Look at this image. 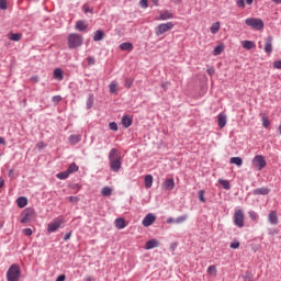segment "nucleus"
Masks as SVG:
<instances>
[{"instance_id": "nucleus-1", "label": "nucleus", "mask_w": 281, "mask_h": 281, "mask_svg": "<svg viewBox=\"0 0 281 281\" xmlns=\"http://www.w3.org/2000/svg\"><path fill=\"white\" fill-rule=\"evenodd\" d=\"M110 161V168L113 172H120L122 168V156H120V150L112 148L108 157Z\"/></svg>"}, {"instance_id": "nucleus-2", "label": "nucleus", "mask_w": 281, "mask_h": 281, "mask_svg": "<svg viewBox=\"0 0 281 281\" xmlns=\"http://www.w3.org/2000/svg\"><path fill=\"white\" fill-rule=\"evenodd\" d=\"M68 49H78V47H82V43H85V37L77 33H70L67 37Z\"/></svg>"}, {"instance_id": "nucleus-3", "label": "nucleus", "mask_w": 281, "mask_h": 281, "mask_svg": "<svg viewBox=\"0 0 281 281\" xmlns=\"http://www.w3.org/2000/svg\"><path fill=\"white\" fill-rule=\"evenodd\" d=\"M21 280V267L13 263L9 267L7 271V281H19Z\"/></svg>"}, {"instance_id": "nucleus-4", "label": "nucleus", "mask_w": 281, "mask_h": 281, "mask_svg": "<svg viewBox=\"0 0 281 281\" xmlns=\"http://www.w3.org/2000/svg\"><path fill=\"white\" fill-rule=\"evenodd\" d=\"M245 24L252 30H262L265 27V22L258 18H248L245 20Z\"/></svg>"}, {"instance_id": "nucleus-5", "label": "nucleus", "mask_w": 281, "mask_h": 281, "mask_svg": "<svg viewBox=\"0 0 281 281\" xmlns=\"http://www.w3.org/2000/svg\"><path fill=\"white\" fill-rule=\"evenodd\" d=\"M21 216L22 218L20 220V222L22 224L30 223V221L36 218V211H34V209L32 207H27L22 212Z\"/></svg>"}, {"instance_id": "nucleus-6", "label": "nucleus", "mask_w": 281, "mask_h": 281, "mask_svg": "<svg viewBox=\"0 0 281 281\" xmlns=\"http://www.w3.org/2000/svg\"><path fill=\"white\" fill-rule=\"evenodd\" d=\"M173 27L175 23L172 22L161 23L155 29V34L156 36H161L162 34H166V32H170Z\"/></svg>"}, {"instance_id": "nucleus-7", "label": "nucleus", "mask_w": 281, "mask_h": 281, "mask_svg": "<svg viewBox=\"0 0 281 281\" xmlns=\"http://www.w3.org/2000/svg\"><path fill=\"white\" fill-rule=\"evenodd\" d=\"M234 225L236 227H239V229H241V227H245V213L243 212V210L235 211Z\"/></svg>"}, {"instance_id": "nucleus-8", "label": "nucleus", "mask_w": 281, "mask_h": 281, "mask_svg": "<svg viewBox=\"0 0 281 281\" xmlns=\"http://www.w3.org/2000/svg\"><path fill=\"white\" fill-rule=\"evenodd\" d=\"M252 165L255 166V168H257L258 170H263L265 168H267V160L265 159V156L262 155H257L254 157L252 159Z\"/></svg>"}, {"instance_id": "nucleus-9", "label": "nucleus", "mask_w": 281, "mask_h": 281, "mask_svg": "<svg viewBox=\"0 0 281 281\" xmlns=\"http://www.w3.org/2000/svg\"><path fill=\"white\" fill-rule=\"evenodd\" d=\"M61 225H63V220L56 218L50 224H48L47 232L49 234H53L54 232H58V229H60Z\"/></svg>"}, {"instance_id": "nucleus-10", "label": "nucleus", "mask_w": 281, "mask_h": 281, "mask_svg": "<svg viewBox=\"0 0 281 281\" xmlns=\"http://www.w3.org/2000/svg\"><path fill=\"white\" fill-rule=\"evenodd\" d=\"M155 221H157V216H155L153 213H148L144 218H143V226L144 227H150V225H153V223H155Z\"/></svg>"}, {"instance_id": "nucleus-11", "label": "nucleus", "mask_w": 281, "mask_h": 281, "mask_svg": "<svg viewBox=\"0 0 281 281\" xmlns=\"http://www.w3.org/2000/svg\"><path fill=\"white\" fill-rule=\"evenodd\" d=\"M170 19H175V14L171 11L165 10L160 12L156 21H168Z\"/></svg>"}, {"instance_id": "nucleus-12", "label": "nucleus", "mask_w": 281, "mask_h": 281, "mask_svg": "<svg viewBox=\"0 0 281 281\" xmlns=\"http://www.w3.org/2000/svg\"><path fill=\"white\" fill-rule=\"evenodd\" d=\"M263 52H266V54H271L273 52V36L270 35L266 38Z\"/></svg>"}, {"instance_id": "nucleus-13", "label": "nucleus", "mask_w": 281, "mask_h": 281, "mask_svg": "<svg viewBox=\"0 0 281 281\" xmlns=\"http://www.w3.org/2000/svg\"><path fill=\"white\" fill-rule=\"evenodd\" d=\"M269 192H271V189L267 188V187H262V188H258L252 190V194H255L256 196L258 195H262V196H267V194H269Z\"/></svg>"}, {"instance_id": "nucleus-14", "label": "nucleus", "mask_w": 281, "mask_h": 281, "mask_svg": "<svg viewBox=\"0 0 281 281\" xmlns=\"http://www.w3.org/2000/svg\"><path fill=\"white\" fill-rule=\"evenodd\" d=\"M81 140H82V136L80 134H71L68 137V142L69 144H71V146H76V144H80Z\"/></svg>"}, {"instance_id": "nucleus-15", "label": "nucleus", "mask_w": 281, "mask_h": 281, "mask_svg": "<svg viewBox=\"0 0 281 281\" xmlns=\"http://www.w3.org/2000/svg\"><path fill=\"white\" fill-rule=\"evenodd\" d=\"M217 124L220 128H225V125L227 124V115H225L224 113H220L217 115Z\"/></svg>"}, {"instance_id": "nucleus-16", "label": "nucleus", "mask_w": 281, "mask_h": 281, "mask_svg": "<svg viewBox=\"0 0 281 281\" xmlns=\"http://www.w3.org/2000/svg\"><path fill=\"white\" fill-rule=\"evenodd\" d=\"M268 221L270 225H278V213L276 211H270L268 214Z\"/></svg>"}, {"instance_id": "nucleus-17", "label": "nucleus", "mask_w": 281, "mask_h": 281, "mask_svg": "<svg viewBox=\"0 0 281 281\" xmlns=\"http://www.w3.org/2000/svg\"><path fill=\"white\" fill-rule=\"evenodd\" d=\"M53 78H54L55 80H58V82H61V80H64V78H65V75H64V72H63V69L56 68V69L54 70V72H53Z\"/></svg>"}, {"instance_id": "nucleus-18", "label": "nucleus", "mask_w": 281, "mask_h": 281, "mask_svg": "<svg viewBox=\"0 0 281 281\" xmlns=\"http://www.w3.org/2000/svg\"><path fill=\"white\" fill-rule=\"evenodd\" d=\"M119 47L121 52H132L134 49L133 43L131 42L121 43Z\"/></svg>"}, {"instance_id": "nucleus-19", "label": "nucleus", "mask_w": 281, "mask_h": 281, "mask_svg": "<svg viewBox=\"0 0 281 281\" xmlns=\"http://www.w3.org/2000/svg\"><path fill=\"white\" fill-rule=\"evenodd\" d=\"M162 187L165 188V190H175V179L170 178V179H166L162 182Z\"/></svg>"}, {"instance_id": "nucleus-20", "label": "nucleus", "mask_w": 281, "mask_h": 281, "mask_svg": "<svg viewBox=\"0 0 281 281\" xmlns=\"http://www.w3.org/2000/svg\"><path fill=\"white\" fill-rule=\"evenodd\" d=\"M114 225L116 229H124V227H126V221L124 220V217H117L114 221Z\"/></svg>"}, {"instance_id": "nucleus-21", "label": "nucleus", "mask_w": 281, "mask_h": 281, "mask_svg": "<svg viewBox=\"0 0 281 281\" xmlns=\"http://www.w3.org/2000/svg\"><path fill=\"white\" fill-rule=\"evenodd\" d=\"M155 247H159V240L150 239L145 244V249H155Z\"/></svg>"}, {"instance_id": "nucleus-22", "label": "nucleus", "mask_w": 281, "mask_h": 281, "mask_svg": "<svg viewBox=\"0 0 281 281\" xmlns=\"http://www.w3.org/2000/svg\"><path fill=\"white\" fill-rule=\"evenodd\" d=\"M122 125L124 126V128H128L133 125V119H131V116L128 115H124L122 117Z\"/></svg>"}, {"instance_id": "nucleus-23", "label": "nucleus", "mask_w": 281, "mask_h": 281, "mask_svg": "<svg viewBox=\"0 0 281 281\" xmlns=\"http://www.w3.org/2000/svg\"><path fill=\"white\" fill-rule=\"evenodd\" d=\"M89 27L88 24L85 23V21L80 20V21H77L76 23V30L78 32H85V30H87Z\"/></svg>"}, {"instance_id": "nucleus-24", "label": "nucleus", "mask_w": 281, "mask_h": 281, "mask_svg": "<svg viewBox=\"0 0 281 281\" xmlns=\"http://www.w3.org/2000/svg\"><path fill=\"white\" fill-rule=\"evenodd\" d=\"M241 46L244 47V49H256V43L252 41H244L241 42Z\"/></svg>"}, {"instance_id": "nucleus-25", "label": "nucleus", "mask_w": 281, "mask_h": 281, "mask_svg": "<svg viewBox=\"0 0 281 281\" xmlns=\"http://www.w3.org/2000/svg\"><path fill=\"white\" fill-rule=\"evenodd\" d=\"M21 38H23V34H21V33H10L9 34V41L19 43V41H21Z\"/></svg>"}, {"instance_id": "nucleus-26", "label": "nucleus", "mask_w": 281, "mask_h": 281, "mask_svg": "<svg viewBox=\"0 0 281 281\" xmlns=\"http://www.w3.org/2000/svg\"><path fill=\"white\" fill-rule=\"evenodd\" d=\"M16 204H18V207H20V209L25 207L27 205V198H25V196L18 198Z\"/></svg>"}, {"instance_id": "nucleus-27", "label": "nucleus", "mask_w": 281, "mask_h": 281, "mask_svg": "<svg viewBox=\"0 0 281 281\" xmlns=\"http://www.w3.org/2000/svg\"><path fill=\"white\" fill-rule=\"evenodd\" d=\"M144 183L147 190H149V188H153V176L151 175L145 176Z\"/></svg>"}, {"instance_id": "nucleus-28", "label": "nucleus", "mask_w": 281, "mask_h": 281, "mask_svg": "<svg viewBox=\"0 0 281 281\" xmlns=\"http://www.w3.org/2000/svg\"><path fill=\"white\" fill-rule=\"evenodd\" d=\"M102 38H104V32L102 30L95 31L94 35H93V41L100 42V41H102Z\"/></svg>"}, {"instance_id": "nucleus-29", "label": "nucleus", "mask_w": 281, "mask_h": 281, "mask_svg": "<svg viewBox=\"0 0 281 281\" xmlns=\"http://www.w3.org/2000/svg\"><path fill=\"white\" fill-rule=\"evenodd\" d=\"M78 170H80V167H78L76 162L70 164L69 167L67 168V171L69 175H74V172H78Z\"/></svg>"}, {"instance_id": "nucleus-30", "label": "nucleus", "mask_w": 281, "mask_h": 281, "mask_svg": "<svg viewBox=\"0 0 281 281\" xmlns=\"http://www.w3.org/2000/svg\"><path fill=\"white\" fill-rule=\"evenodd\" d=\"M117 87H119V83L117 81L113 80L110 82V86H109V89H110V93H117Z\"/></svg>"}, {"instance_id": "nucleus-31", "label": "nucleus", "mask_w": 281, "mask_h": 281, "mask_svg": "<svg viewBox=\"0 0 281 281\" xmlns=\"http://www.w3.org/2000/svg\"><path fill=\"white\" fill-rule=\"evenodd\" d=\"M69 171L66 169V171L59 172L56 175L57 179H60V181H65V179H69Z\"/></svg>"}, {"instance_id": "nucleus-32", "label": "nucleus", "mask_w": 281, "mask_h": 281, "mask_svg": "<svg viewBox=\"0 0 281 281\" xmlns=\"http://www.w3.org/2000/svg\"><path fill=\"white\" fill-rule=\"evenodd\" d=\"M218 30H221V22H215L211 25V34H218Z\"/></svg>"}, {"instance_id": "nucleus-33", "label": "nucleus", "mask_w": 281, "mask_h": 281, "mask_svg": "<svg viewBox=\"0 0 281 281\" xmlns=\"http://www.w3.org/2000/svg\"><path fill=\"white\" fill-rule=\"evenodd\" d=\"M101 194L102 196H111V194H113V189H111L110 187H103L101 190Z\"/></svg>"}, {"instance_id": "nucleus-34", "label": "nucleus", "mask_w": 281, "mask_h": 281, "mask_svg": "<svg viewBox=\"0 0 281 281\" xmlns=\"http://www.w3.org/2000/svg\"><path fill=\"white\" fill-rule=\"evenodd\" d=\"M218 183L222 184L224 190H232V184H229V180L218 179Z\"/></svg>"}, {"instance_id": "nucleus-35", "label": "nucleus", "mask_w": 281, "mask_h": 281, "mask_svg": "<svg viewBox=\"0 0 281 281\" xmlns=\"http://www.w3.org/2000/svg\"><path fill=\"white\" fill-rule=\"evenodd\" d=\"M229 164H235V166H243V158L240 157H232Z\"/></svg>"}, {"instance_id": "nucleus-36", "label": "nucleus", "mask_w": 281, "mask_h": 281, "mask_svg": "<svg viewBox=\"0 0 281 281\" xmlns=\"http://www.w3.org/2000/svg\"><path fill=\"white\" fill-rule=\"evenodd\" d=\"M225 49V47L223 45H217L214 50H213V55L214 56H221V54H223V50Z\"/></svg>"}, {"instance_id": "nucleus-37", "label": "nucleus", "mask_w": 281, "mask_h": 281, "mask_svg": "<svg viewBox=\"0 0 281 281\" xmlns=\"http://www.w3.org/2000/svg\"><path fill=\"white\" fill-rule=\"evenodd\" d=\"M188 221V214L180 215L176 218V224L181 225V223H186Z\"/></svg>"}, {"instance_id": "nucleus-38", "label": "nucleus", "mask_w": 281, "mask_h": 281, "mask_svg": "<svg viewBox=\"0 0 281 281\" xmlns=\"http://www.w3.org/2000/svg\"><path fill=\"white\" fill-rule=\"evenodd\" d=\"M87 109H93V94H89L88 97Z\"/></svg>"}, {"instance_id": "nucleus-39", "label": "nucleus", "mask_w": 281, "mask_h": 281, "mask_svg": "<svg viewBox=\"0 0 281 281\" xmlns=\"http://www.w3.org/2000/svg\"><path fill=\"white\" fill-rule=\"evenodd\" d=\"M198 196H199V201H201V203H205V190H200L198 192Z\"/></svg>"}, {"instance_id": "nucleus-40", "label": "nucleus", "mask_w": 281, "mask_h": 281, "mask_svg": "<svg viewBox=\"0 0 281 281\" xmlns=\"http://www.w3.org/2000/svg\"><path fill=\"white\" fill-rule=\"evenodd\" d=\"M248 216L251 221H258V213L256 211H249Z\"/></svg>"}, {"instance_id": "nucleus-41", "label": "nucleus", "mask_w": 281, "mask_h": 281, "mask_svg": "<svg viewBox=\"0 0 281 281\" xmlns=\"http://www.w3.org/2000/svg\"><path fill=\"white\" fill-rule=\"evenodd\" d=\"M216 266H209L207 273H212L213 276H216Z\"/></svg>"}, {"instance_id": "nucleus-42", "label": "nucleus", "mask_w": 281, "mask_h": 281, "mask_svg": "<svg viewBox=\"0 0 281 281\" xmlns=\"http://www.w3.org/2000/svg\"><path fill=\"white\" fill-rule=\"evenodd\" d=\"M240 247V241L234 240L231 243V249H238Z\"/></svg>"}, {"instance_id": "nucleus-43", "label": "nucleus", "mask_w": 281, "mask_h": 281, "mask_svg": "<svg viewBox=\"0 0 281 281\" xmlns=\"http://www.w3.org/2000/svg\"><path fill=\"white\" fill-rule=\"evenodd\" d=\"M0 10H8V1L0 0Z\"/></svg>"}, {"instance_id": "nucleus-44", "label": "nucleus", "mask_w": 281, "mask_h": 281, "mask_svg": "<svg viewBox=\"0 0 281 281\" xmlns=\"http://www.w3.org/2000/svg\"><path fill=\"white\" fill-rule=\"evenodd\" d=\"M269 124H270L269 119H267V116H263L262 117V126H263V128H269Z\"/></svg>"}, {"instance_id": "nucleus-45", "label": "nucleus", "mask_w": 281, "mask_h": 281, "mask_svg": "<svg viewBox=\"0 0 281 281\" xmlns=\"http://www.w3.org/2000/svg\"><path fill=\"white\" fill-rule=\"evenodd\" d=\"M63 100V97L60 95H54L52 98V102H54L55 104H58V102H60Z\"/></svg>"}, {"instance_id": "nucleus-46", "label": "nucleus", "mask_w": 281, "mask_h": 281, "mask_svg": "<svg viewBox=\"0 0 281 281\" xmlns=\"http://www.w3.org/2000/svg\"><path fill=\"white\" fill-rule=\"evenodd\" d=\"M109 128H110V131H117V123L111 122V123L109 124Z\"/></svg>"}, {"instance_id": "nucleus-47", "label": "nucleus", "mask_w": 281, "mask_h": 281, "mask_svg": "<svg viewBox=\"0 0 281 281\" xmlns=\"http://www.w3.org/2000/svg\"><path fill=\"white\" fill-rule=\"evenodd\" d=\"M139 5L140 8H144V10H146V8H148V0H140Z\"/></svg>"}, {"instance_id": "nucleus-48", "label": "nucleus", "mask_w": 281, "mask_h": 281, "mask_svg": "<svg viewBox=\"0 0 281 281\" xmlns=\"http://www.w3.org/2000/svg\"><path fill=\"white\" fill-rule=\"evenodd\" d=\"M22 232L24 236H32L33 234L32 228H24Z\"/></svg>"}, {"instance_id": "nucleus-49", "label": "nucleus", "mask_w": 281, "mask_h": 281, "mask_svg": "<svg viewBox=\"0 0 281 281\" xmlns=\"http://www.w3.org/2000/svg\"><path fill=\"white\" fill-rule=\"evenodd\" d=\"M124 85H125L126 89H131V87H133V80L126 79Z\"/></svg>"}, {"instance_id": "nucleus-50", "label": "nucleus", "mask_w": 281, "mask_h": 281, "mask_svg": "<svg viewBox=\"0 0 281 281\" xmlns=\"http://www.w3.org/2000/svg\"><path fill=\"white\" fill-rule=\"evenodd\" d=\"M87 60H88V65H90V66H93V65H95V58L94 57H88L87 58Z\"/></svg>"}, {"instance_id": "nucleus-51", "label": "nucleus", "mask_w": 281, "mask_h": 281, "mask_svg": "<svg viewBox=\"0 0 281 281\" xmlns=\"http://www.w3.org/2000/svg\"><path fill=\"white\" fill-rule=\"evenodd\" d=\"M273 68H274V69H281V59H280V60H276V61L273 63Z\"/></svg>"}, {"instance_id": "nucleus-52", "label": "nucleus", "mask_w": 281, "mask_h": 281, "mask_svg": "<svg viewBox=\"0 0 281 281\" xmlns=\"http://www.w3.org/2000/svg\"><path fill=\"white\" fill-rule=\"evenodd\" d=\"M237 8H245V0H237Z\"/></svg>"}, {"instance_id": "nucleus-53", "label": "nucleus", "mask_w": 281, "mask_h": 281, "mask_svg": "<svg viewBox=\"0 0 281 281\" xmlns=\"http://www.w3.org/2000/svg\"><path fill=\"white\" fill-rule=\"evenodd\" d=\"M83 12L87 14L89 12H93V9H90L89 5H83Z\"/></svg>"}, {"instance_id": "nucleus-54", "label": "nucleus", "mask_w": 281, "mask_h": 281, "mask_svg": "<svg viewBox=\"0 0 281 281\" xmlns=\"http://www.w3.org/2000/svg\"><path fill=\"white\" fill-rule=\"evenodd\" d=\"M67 280V277L65 274H60L59 277H57L56 281H65Z\"/></svg>"}, {"instance_id": "nucleus-55", "label": "nucleus", "mask_w": 281, "mask_h": 281, "mask_svg": "<svg viewBox=\"0 0 281 281\" xmlns=\"http://www.w3.org/2000/svg\"><path fill=\"white\" fill-rule=\"evenodd\" d=\"M69 238H71V232L65 234L64 240L67 241Z\"/></svg>"}, {"instance_id": "nucleus-56", "label": "nucleus", "mask_w": 281, "mask_h": 281, "mask_svg": "<svg viewBox=\"0 0 281 281\" xmlns=\"http://www.w3.org/2000/svg\"><path fill=\"white\" fill-rule=\"evenodd\" d=\"M161 87H162V89H164L165 91H167V90H168V87H170V82H164V83L161 85Z\"/></svg>"}, {"instance_id": "nucleus-57", "label": "nucleus", "mask_w": 281, "mask_h": 281, "mask_svg": "<svg viewBox=\"0 0 281 281\" xmlns=\"http://www.w3.org/2000/svg\"><path fill=\"white\" fill-rule=\"evenodd\" d=\"M5 187V180L0 177V190Z\"/></svg>"}, {"instance_id": "nucleus-58", "label": "nucleus", "mask_w": 281, "mask_h": 281, "mask_svg": "<svg viewBox=\"0 0 281 281\" xmlns=\"http://www.w3.org/2000/svg\"><path fill=\"white\" fill-rule=\"evenodd\" d=\"M167 223L170 225V224L177 223V222H176V218H173V217H168V218H167Z\"/></svg>"}, {"instance_id": "nucleus-59", "label": "nucleus", "mask_w": 281, "mask_h": 281, "mask_svg": "<svg viewBox=\"0 0 281 281\" xmlns=\"http://www.w3.org/2000/svg\"><path fill=\"white\" fill-rule=\"evenodd\" d=\"M153 5H159V0H151Z\"/></svg>"}, {"instance_id": "nucleus-60", "label": "nucleus", "mask_w": 281, "mask_h": 281, "mask_svg": "<svg viewBox=\"0 0 281 281\" xmlns=\"http://www.w3.org/2000/svg\"><path fill=\"white\" fill-rule=\"evenodd\" d=\"M0 144L5 145V138L0 137Z\"/></svg>"}, {"instance_id": "nucleus-61", "label": "nucleus", "mask_w": 281, "mask_h": 281, "mask_svg": "<svg viewBox=\"0 0 281 281\" xmlns=\"http://www.w3.org/2000/svg\"><path fill=\"white\" fill-rule=\"evenodd\" d=\"M273 3H277V5H280L281 4V0H272Z\"/></svg>"}, {"instance_id": "nucleus-62", "label": "nucleus", "mask_w": 281, "mask_h": 281, "mask_svg": "<svg viewBox=\"0 0 281 281\" xmlns=\"http://www.w3.org/2000/svg\"><path fill=\"white\" fill-rule=\"evenodd\" d=\"M173 3H176V5H179V3H181L182 0H172Z\"/></svg>"}, {"instance_id": "nucleus-63", "label": "nucleus", "mask_w": 281, "mask_h": 281, "mask_svg": "<svg viewBox=\"0 0 281 281\" xmlns=\"http://www.w3.org/2000/svg\"><path fill=\"white\" fill-rule=\"evenodd\" d=\"M247 5H251L254 3V0H246Z\"/></svg>"}, {"instance_id": "nucleus-64", "label": "nucleus", "mask_w": 281, "mask_h": 281, "mask_svg": "<svg viewBox=\"0 0 281 281\" xmlns=\"http://www.w3.org/2000/svg\"><path fill=\"white\" fill-rule=\"evenodd\" d=\"M278 131H279V134L281 135V124L279 125Z\"/></svg>"}]
</instances>
